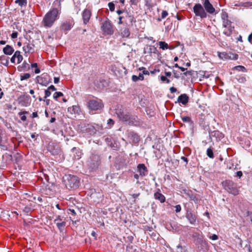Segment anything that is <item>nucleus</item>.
I'll use <instances>...</instances> for the list:
<instances>
[{"label": "nucleus", "mask_w": 252, "mask_h": 252, "mask_svg": "<svg viewBox=\"0 0 252 252\" xmlns=\"http://www.w3.org/2000/svg\"><path fill=\"white\" fill-rule=\"evenodd\" d=\"M140 195V193H134L132 195V196L133 197V198L135 199L136 198H137L139 195Z\"/></svg>", "instance_id": "774afa93"}, {"label": "nucleus", "mask_w": 252, "mask_h": 252, "mask_svg": "<svg viewBox=\"0 0 252 252\" xmlns=\"http://www.w3.org/2000/svg\"><path fill=\"white\" fill-rule=\"evenodd\" d=\"M186 217L191 224H194L196 223L197 219L196 213L191 209H188L187 210Z\"/></svg>", "instance_id": "4468645a"}, {"label": "nucleus", "mask_w": 252, "mask_h": 252, "mask_svg": "<svg viewBox=\"0 0 252 252\" xmlns=\"http://www.w3.org/2000/svg\"><path fill=\"white\" fill-rule=\"evenodd\" d=\"M115 113L120 121L127 122L129 125L133 124L135 120L134 116H132L127 109L122 106H117Z\"/></svg>", "instance_id": "f03ea898"}, {"label": "nucleus", "mask_w": 252, "mask_h": 252, "mask_svg": "<svg viewBox=\"0 0 252 252\" xmlns=\"http://www.w3.org/2000/svg\"><path fill=\"white\" fill-rule=\"evenodd\" d=\"M55 217L54 222L56 223L59 230L62 232L66 225L65 218L60 215H55Z\"/></svg>", "instance_id": "1a4fd4ad"}, {"label": "nucleus", "mask_w": 252, "mask_h": 252, "mask_svg": "<svg viewBox=\"0 0 252 252\" xmlns=\"http://www.w3.org/2000/svg\"><path fill=\"white\" fill-rule=\"evenodd\" d=\"M37 82L42 86H47L50 82V76L47 73H44L36 77Z\"/></svg>", "instance_id": "9b49d317"}, {"label": "nucleus", "mask_w": 252, "mask_h": 252, "mask_svg": "<svg viewBox=\"0 0 252 252\" xmlns=\"http://www.w3.org/2000/svg\"><path fill=\"white\" fill-rule=\"evenodd\" d=\"M34 45L30 42H25L24 44V46L23 47V51L25 52V54H30L34 52Z\"/></svg>", "instance_id": "a211bd4d"}, {"label": "nucleus", "mask_w": 252, "mask_h": 252, "mask_svg": "<svg viewBox=\"0 0 252 252\" xmlns=\"http://www.w3.org/2000/svg\"><path fill=\"white\" fill-rule=\"evenodd\" d=\"M23 211L26 213H29L32 211V209L29 206H26L24 208Z\"/></svg>", "instance_id": "a18cd8bd"}, {"label": "nucleus", "mask_w": 252, "mask_h": 252, "mask_svg": "<svg viewBox=\"0 0 252 252\" xmlns=\"http://www.w3.org/2000/svg\"><path fill=\"white\" fill-rule=\"evenodd\" d=\"M48 89H49L51 91H55L56 90V88L54 87L53 85H51L48 88Z\"/></svg>", "instance_id": "6e6d98bb"}, {"label": "nucleus", "mask_w": 252, "mask_h": 252, "mask_svg": "<svg viewBox=\"0 0 252 252\" xmlns=\"http://www.w3.org/2000/svg\"><path fill=\"white\" fill-rule=\"evenodd\" d=\"M222 185L225 190L229 193L234 195H237L239 194V190L236 184L232 181L226 180L222 183Z\"/></svg>", "instance_id": "39448f33"}, {"label": "nucleus", "mask_w": 252, "mask_h": 252, "mask_svg": "<svg viewBox=\"0 0 252 252\" xmlns=\"http://www.w3.org/2000/svg\"><path fill=\"white\" fill-rule=\"evenodd\" d=\"M74 21L72 18L63 21L60 27L61 31L66 34L74 25Z\"/></svg>", "instance_id": "423d86ee"}, {"label": "nucleus", "mask_w": 252, "mask_h": 252, "mask_svg": "<svg viewBox=\"0 0 252 252\" xmlns=\"http://www.w3.org/2000/svg\"><path fill=\"white\" fill-rule=\"evenodd\" d=\"M107 124H108V125H110L111 126H113L114 125V121L112 119H109L108 120Z\"/></svg>", "instance_id": "5fc2aeb1"}, {"label": "nucleus", "mask_w": 252, "mask_h": 252, "mask_svg": "<svg viewBox=\"0 0 252 252\" xmlns=\"http://www.w3.org/2000/svg\"><path fill=\"white\" fill-rule=\"evenodd\" d=\"M174 207L176 213H179L181 211V207L180 205H177Z\"/></svg>", "instance_id": "de8ad7c7"}, {"label": "nucleus", "mask_w": 252, "mask_h": 252, "mask_svg": "<svg viewBox=\"0 0 252 252\" xmlns=\"http://www.w3.org/2000/svg\"><path fill=\"white\" fill-rule=\"evenodd\" d=\"M234 29V27L233 26H229V27H227L226 28H224L223 33L227 36H230L232 34Z\"/></svg>", "instance_id": "a878e982"}, {"label": "nucleus", "mask_w": 252, "mask_h": 252, "mask_svg": "<svg viewBox=\"0 0 252 252\" xmlns=\"http://www.w3.org/2000/svg\"><path fill=\"white\" fill-rule=\"evenodd\" d=\"M219 57L222 60H237L238 55L231 52H218Z\"/></svg>", "instance_id": "f8f14e48"}, {"label": "nucleus", "mask_w": 252, "mask_h": 252, "mask_svg": "<svg viewBox=\"0 0 252 252\" xmlns=\"http://www.w3.org/2000/svg\"><path fill=\"white\" fill-rule=\"evenodd\" d=\"M142 73H143V75H149L150 74L149 71L147 69L143 70Z\"/></svg>", "instance_id": "680f3d73"}, {"label": "nucleus", "mask_w": 252, "mask_h": 252, "mask_svg": "<svg viewBox=\"0 0 252 252\" xmlns=\"http://www.w3.org/2000/svg\"><path fill=\"white\" fill-rule=\"evenodd\" d=\"M140 175H139V174H134V178L136 179V184H139L140 183H139V177H140Z\"/></svg>", "instance_id": "09e8293b"}, {"label": "nucleus", "mask_w": 252, "mask_h": 252, "mask_svg": "<svg viewBox=\"0 0 252 252\" xmlns=\"http://www.w3.org/2000/svg\"><path fill=\"white\" fill-rule=\"evenodd\" d=\"M236 175H237V176L239 177V178H240L242 176L243 173H242V171H239L236 172Z\"/></svg>", "instance_id": "bf43d9fd"}, {"label": "nucleus", "mask_w": 252, "mask_h": 252, "mask_svg": "<svg viewBox=\"0 0 252 252\" xmlns=\"http://www.w3.org/2000/svg\"><path fill=\"white\" fill-rule=\"evenodd\" d=\"M71 151L73 153H75L76 155L74 156V158L76 159H79L81 158L82 153L79 150L77 149L76 147H73Z\"/></svg>", "instance_id": "bb28decb"}, {"label": "nucleus", "mask_w": 252, "mask_h": 252, "mask_svg": "<svg viewBox=\"0 0 252 252\" xmlns=\"http://www.w3.org/2000/svg\"><path fill=\"white\" fill-rule=\"evenodd\" d=\"M120 34L123 37H128L130 35V31L128 28L124 27L120 29Z\"/></svg>", "instance_id": "393cba45"}, {"label": "nucleus", "mask_w": 252, "mask_h": 252, "mask_svg": "<svg viewBox=\"0 0 252 252\" xmlns=\"http://www.w3.org/2000/svg\"><path fill=\"white\" fill-rule=\"evenodd\" d=\"M22 67L24 68V69H30V65L29 63H27L25 61L22 64Z\"/></svg>", "instance_id": "37998d69"}, {"label": "nucleus", "mask_w": 252, "mask_h": 252, "mask_svg": "<svg viewBox=\"0 0 252 252\" xmlns=\"http://www.w3.org/2000/svg\"><path fill=\"white\" fill-rule=\"evenodd\" d=\"M170 91L171 93H175L177 91V89L174 87H172L170 88Z\"/></svg>", "instance_id": "13d9d810"}, {"label": "nucleus", "mask_w": 252, "mask_h": 252, "mask_svg": "<svg viewBox=\"0 0 252 252\" xmlns=\"http://www.w3.org/2000/svg\"><path fill=\"white\" fill-rule=\"evenodd\" d=\"M154 196L155 199L158 200L160 203H164L165 201V197L160 192V190L159 189L154 193Z\"/></svg>", "instance_id": "4be33fe9"}, {"label": "nucleus", "mask_w": 252, "mask_h": 252, "mask_svg": "<svg viewBox=\"0 0 252 252\" xmlns=\"http://www.w3.org/2000/svg\"><path fill=\"white\" fill-rule=\"evenodd\" d=\"M139 79L141 81H143L144 79V75L142 73H139V75L138 76Z\"/></svg>", "instance_id": "4d7b16f0"}, {"label": "nucleus", "mask_w": 252, "mask_h": 252, "mask_svg": "<svg viewBox=\"0 0 252 252\" xmlns=\"http://www.w3.org/2000/svg\"><path fill=\"white\" fill-rule=\"evenodd\" d=\"M15 2L21 7L26 6L27 4V0H16Z\"/></svg>", "instance_id": "473e14b6"}, {"label": "nucleus", "mask_w": 252, "mask_h": 252, "mask_svg": "<svg viewBox=\"0 0 252 252\" xmlns=\"http://www.w3.org/2000/svg\"><path fill=\"white\" fill-rule=\"evenodd\" d=\"M68 111L71 114L78 113L80 111V108L77 105H73L68 108Z\"/></svg>", "instance_id": "cd10ccee"}, {"label": "nucleus", "mask_w": 252, "mask_h": 252, "mask_svg": "<svg viewBox=\"0 0 252 252\" xmlns=\"http://www.w3.org/2000/svg\"><path fill=\"white\" fill-rule=\"evenodd\" d=\"M17 36H18V32H12V33L11 35V37L12 39L17 38Z\"/></svg>", "instance_id": "864d4df0"}, {"label": "nucleus", "mask_w": 252, "mask_h": 252, "mask_svg": "<svg viewBox=\"0 0 252 252\" xmlns=\"http://www.w3.org/2000/svg\"><path fill=\"white\" fill-rule=\"evenodd\" d=\"M137 171L142 177L147 176L148 174V169L144 163L138 164Z\"/></svg>", "instance_id": "dca6fc26"}, {"label": "nucleus", "mask_w": 252, "mask_h": 252, "mask_svg": "<svg viewBox=\"0 0 252 252\" xmlns=\"http://www.w3.org/2000/svg\"><path fill=\"white\" fill-rule=\"evenodd\" d=\"M181 159H182L183 161H185L186 162V163H187L188 162V159L185 157H182L181 158Z\"/></svg>", "instance_id": "338daca9"}, {"label": "nucleus", "mask_w": 252, "mask_h": 252, "mask_svg": "<svg viewBox=\"0 0 252 252\" xmlns=\"http://www.w3.org/2000/svg\"><path fill=\"white\" fill-rule=\"evenodd\" d=\"M207 155L208 157L211 158H214L213 151L212 148H209L207 150Z\"/></svg>", "instance_id": "72a5a7b5"}, {"label": "nucleus", "mask_w": 252, "mask_h": 252, "mask_svg": "<svg viewBox=\"0 0 252 252\" xmlns=\"http://www.w3.org/2000/svg\"><path fill=\"white\" fill-rule=\"evenodd\" d=\"M17 100L18 104L23 107H27L31 103V98L27 94L21 95L18 97Z\"/></svg>", "instance_id": "6e6552de"}, {"label": "nucleus", "mask_w": 252, "mask_h": 252, "mask_svg": "<svg viewBox=\"0 0 252 252\" xmlns=\"http://www.w3.org/2000/svg\"><path fill=\"white\" fill-rule=\"evenodd\" d=\"M63 95V94L62 92H55L53 94V97L55 99L58 100V97Z\"/></svg>", "instance_id": "4c0bfd02"}, {"label": "nucleus", "mask_w": 252, "mask_h": 252, "mask_svg": "<svg viewBox=\"0 0 252 252\" xmlns=\"http://www.w3.org/2000/svg\"><path fill=\"white\" fill-rule=\"evenodd\" d=\"M194 243L196 245H206L207 243L204 239V236L202 233L193 232L192 235Z\"/></svg>", "instance_id": "9d476101"}, {"label": "nucleus", "mask_w": 252, "mask_h": 252, "mask_svg": "<svg viewBox=\"0 0 252 252\" xmlns=\"http://www.w3.org/2000/svg\"><path fill=\"white\" fill-rule=\"evenodd\" d=\"M31 67L32 68H35L34 72L36 74L39 73L40 72V69L37 67V64L36 63H33L31 64Z\"/></svg>", "instance_id": "c9c22d12"}, {"label": "nucleus", "mask_w": 252, "mask_h": 252, "mask_svg": "<svg viewBox=\"0 0 252 252\" xmlns=\"http://www.w3.org/2000/svg\"><path fill=\"white\" fill-rule=\"evenodd\" d=\"M158 45H159V48L163 50L169 48L168 44L164 41H159Z\"/></svg>", "instance_id": "2f4dec72"}, {"label": "nucleus", "mask_w": 252, "mask_h": 252, "mask_svg": "<svg viewBox=\"0 0 252 252\" xmlns=\"http://www.w3.org/2000/svg\"><path fill=\"white\" fill-rule=\"evenodd\" d=\"M13 56L17 59V64L20 63L23 60V56L21 55V53L19 51H16L14 53Z\"/></svg>", "instance_id": "c756f323"}, {"label": "nucleus", "mask_w": 252, "mask_h": 252, "mask_svg": "<svg viewBox=\"0 0 252 252\" xmlns=\"http://www.w3.org/2000/svg\"><path fill=\"white\" fill-rule=\"evenodd\" d=\"M36 117H38L37 112H33L32 114V118H36Z\"/></svg>", "instance_id": "0e129e2a"}, {"label": "nucleus", "mask_w": 252, "mask_h": 252, "mask_svg": "<svg viewBox=\"0 0 252 252\" xmlns=\"http://www.w3.org/2000/svg\"><path fill=\"white\" fill-rule=\"evenodd\" d=\"M168 13L167 11L163 10L162 11L161 15V19L165 18L168 15Z\"/></svg>", "instance_id": "c03bdc74"}, {"label": "nucleus", "mask_w": 252, "mask_h": 252, "mask_svg": "<svg viewBox=\"0 0 252 252\" xmlns=\"http://www.w3.org/2000/svg\"><path fill=\"white\" fill-rule=\"evenodd\" d=\"M203 5L206 10L208 13L210 14H213L215 11V9L210 2L209 0H205L203 2Z\"/></svg>", "instance_id": "aec40b11"}, {"label": "nucleus", "mask_w": 252, "mask_h": 252, "mask_svg": "<svg viewBox=\"0 0 252 252\" xmlns=\"http://www.w3.org/2000/svg\"><path fill=\"white\" fill-rule=\"evenodd\" d=\"M210 136L214 138L216 141H220L224 137V135L219 130H214L210 132Z\"/></svg>", "instance_id": "412c9836"}, {"label": "nucleus", "mask_w": 252, "mask_h": 252, "mask_svg": "<svg viewBox=\"0 0 252 252\" xmlns=\"http://www.w3.org/2000/svg\"><path fill=\"white\" fill-rule=\"evenodd\" d=\"M181 119H182V121L185 123H190L191 122L190 117H188V116L181 117Z\"/></svg>", "instance_id": "ea45409f"}, {"label": "nucleus", "mask_w": 252, "mask_h": 252, "mask_svg": "<svg viewBox=\"0 0 252 252\" xmlns=\"http://www.w3.org/2000/svg\"><path fill=\"white\" fill-rule=\"evenodd\" d=\"M209 238L212 240H217L218 239V236L216 234H213V235L209 236Z\"/></svg>", "instance_id": "603ef678"}, {"label": "nucleus", "mask_w": 252, "mask_h": 252, "mask_svg": "<svg viewBox=\"0 0 252 252\" xmlns=\"http://www.w3.org/2000/svg\"><path fill=\"white\" fill-rule=\"evenodd\" d=\"M247 216H250V219H251V221H252V212H250L249 211H248L247 212Z\"/></svg>", "instance_id": "69168bd1"}, {"label": "nucleus", "mask_w": 252, "mask_h": 252, "mask_svg": "<svg viewBox=\"0 0 252 252\" xmlns=\"http://www.w3.org/2000/svg\"><path fill=\"white\" fill-rule=\"evenodd\" d=\"M189 101V96L185 94H183L179 95L178 97L177 101L181 103L183 105H186Z\"/></svg>", "instance_id": "5701e85b"}, {"label": "nucleus", "mask_w": 252, "mask_h": 252, "mask_svg": "<svg viewBox=\"0 0 252 252\" xmlns=\"http://www.w3.org/2000/svg\"><path fill=\"white\" fill-rule=\"evenodd\" d=\"M101 29L104 32L107 34L112 35L113 34V26L109 21H105L102 23Z\"/></svg>", "instance_id": "ddd939ff"}, {"label": "nucleus", "mask_w": 252, "mask_h": 252, "mask_svg": "<svg viewBox=\"0 0 252 252\" xmlns=\"http://www.w3.org/2000/svg\"><path fill=\"white\" fill-rule=\"evenodd\" d=\"M63 182L66 188L75 189L79 187V180L77 177L74 175H65L63 178Z\"/></svg>", "instance_id": "20e7f679"}, {"label": "nucleus", "mask_w": 252, "mask_h": 252, "mask_svg": "<svg viewBox=\"0 0 252 252\" xmlns=\"http://www.w3.org/2000/svg\"><path fill=\"white\" fill-rule=\"evenodd\" d=\"M119 21L118 22L119 24H122L123 23H125V21L124 20L123 15L120 16L119 17Z\"/></svg>", "instance_id": "8fccbe9b"}, {"label": "nucleus", "mask_w": 252, "mask_h": 252, "mask_svg": "<svg viewBox=\"0 0 252 252\" xmlns=\"http://www.w3.org/2000/svg\"><path fill=\"white\" fill-rule=\"evenodd\" d=\"M160 78V80L163 83H166L168 84L170 82V80L169 79H168L166 76L161 75Z\"/></svg>", "instance_id": "58836bf2"}, {"label": "nucleus", "mask_w": 252, "mask_h": 252, "mask_svg": "<svg viewBox=\"0 0 252 252\" xmlns=\"http://www.w3.org/2000/svg\"><path fill=\"white\" fill-rule=\"evenodd\" d=\"M108 7L111 11H114L115 10V4L113 2L108 3Z\"/></svg>", "instance_id": "a19ab883"}, {"label": "nucleus", "mask_w": 252, "mask_h": 252, "mask_svg": "<svg viewBox=\"0 0 252 252\" xmlns=\"http://www.w3.org/2000/svg\"><path fill=\"white\" fill-rule=\"evenodd\" d=\"M125 23L128 26H132L133 23H135L136 20L134 16L127 12L124 13L123 15Z\"/></svg>", "instance_id": "2eb2a0df"}, {"label": "nucleus", "mask_w": 252, "mask_h": 252, "mask_svg": "<svg viewBox=\"0 0 252 252\" xmlns=\"http://www.w3.org/2000/svg\"><path fill=\"white\" fill-rule=\"evenodd\" d=\"M9 58L4 55L0 56V63L5 66H8L9 64Z\"/></svg>", "instance_id": "c85d7f7f"}, {"label": "nucleus", "mask_w": 252, "mask_h": 252, "mask_svg": "<svg viewBox=\"0 0 252 252\" xmlns=\"http://www.w3.org/2000/svg\"><path fill=\"white\" fill-rule=\"evenodd\" d=\"M149 52L150 53L158 54V51L156 47L154 46H150L149 49Z\"/></svg>", "instance_id": "e433bc0d"}, {"label": "nucleus", "mask_w": 252, "mask_h": 252, "mask_svg": "<svg viewBox=\"0 0 252 252\" xmlns=\"http://www.w3.org/2000/svg\"><path fill=\"white\" fill-rule=\"evenodd\" d=\"M60 78L59 77H54V83L57 84L59 82Z\"/></svg>", "instance_id": "e2e57ef3"}, {"label": "nucleus", "mask_w": 252, "mask_h": 252, "mask_svg": "<svg viewBox=\"0 0 252 252\" xmlns=\"http://www.w3.org/2000/svg\"><path fill=\"white\" fill-rule=\"evenodd\" d=\"M86 106L90 114H94L100 111L104 107L103 103L100 99L95 97L88 99Z\"/></svg>", "instance_id": "7ed1b4c3"}, {"label": "nucleus", "mask_w": 252, "mask_h": 252, "mask_svg": "<svg viewBox=\"0 0 252 252\" xmlns=\"http://www.w3.org/2000/svg\"><path fill=\"white\" fill-rule=\"evenodd\" d=\"M139 0H130V2L132 4L136 5L138 2Z\"/></svg>", "instance_id": "052dcab7"}, {"label": "nucleus", "mask_w": 252, "mask_h": 252, "mask_svg": "<svg viewBox=\"0 0 252 252\" xmlns=\"http://www.w3.org/2000/svg\"><path fill=\"white\" fill-rule=\"evenodd\" d=\"M193 10L195 16H199L201 18L207 17V13L201 4L196 3L193 7Z\"/></svg>", "instance_id": "0eeeda50"}, {"label": "nucleus", "mask_w": 252, "mask_h": 252, "mask_svg": "<svg viewBox=\"0 0 252 252\" xmlns=\"http://www.w3.org/2000/svg\"><path fill=\"white\" fill-rule=\"evenodd\" d=\"M31 77V75L29 73H24L22 75H20V80L21 81L24 80H27L29 79Z\"/></svg>", "instance_id": "f704fd0d"}, {"label": "nucleus", "mask_w": 252, "mask_h": 252, "mask_svg": "<svg viewBox=\"0 0 252 252\" xmlns=\"http://www.w3.org/2000/svg\"><path fill=\"white\" fill-rule=\"evenodd\" d=\"M184 74L185 76L190 75L191 76L193 74V71L192 70H189L185 72Z\"/></svg>", "instance_id": "3c124183"}, {"label": "nucleus", "mask_w": 252, "mask_h": 252, "mask_svg": "<svg viewBox=\"0 0 252 252\" xmlns=\"http://www.w3.org/2000/svg\"><path fill=\"white\" fill-rule=\"evenodd\" d=\"M82 16L84 24H87L92 16L91 10L87 8L85 9L82 12Z\"/></svg>", "instance_id": "f3484780"}, {"label": "nucleus", "mask_w": 252, "mask_h": 252, "mask_svg": "<svg viewBox=\"0 0 252 252\" xmlns=\"http://www.w3.org/2000/svg\"><path fill=\"white\" fill-rule=\"evenodd\" d=\"M51 94V91L49 89H47L45 90V96L44 97V98H46L47 97L49 96Z\"/></svg>", "instance_id": "79ce46f5"}, {"label": "nucleus", "mask_w": 252, "mask_h": 252, "mask_svg": "<svg viewBox=\"0 0 252 252\" xmlns=\"http://www.w3.org/2000/svg\"><path fill=\"white\" fill-rule=\"evenodd\" d=\"M221 19L222 20V27L223 28H226L229 26H232V22L228 19V14L226 12H223L221 14Z\"/></svg>", "instance_id": "6ab92c4d"}, {"label": "nucleus", "mask_w": 252, "mask_h": 252, "mask_svg": "<svg viewBox=\"0 0 252 252\" xmlns=\"http://www.w3.org/2000/svg\"><path fill=\"white\" fill-rule=\"evenodd\" d=\"M131 79H132V80L133 82H135L140 80V79H139V77H138V76H136V75H133L132 76Z\"/></svg>", "instance_id": "49530a36"}, {"label": "nucleus", "mask_w": 252, "mask_h": 252, "mask_svg": "<svg viewBox=\"0 0 252 252\" xmlns=\"http://www.w3.org/2000/svg\"><path fill=\"white\" fill-rule=\"evenodd\" d=\"M29 112L26 111H21L18 113V115L21 116V120L23 122H25L27 120V117L25 115V114H28Z\"/></svg>", "instance_id": "7c9ffc66"}, {"label": "nucleus", "mask_w": 252, "mask_h": 252, "mask_svg": "<svg viewBox=\"0 0 252 252\" xmlns=\"http://www.w3.org/2000/svg\"><path fill=\"white\" fill-rule=\"evenodd\" d=\"M60 17V12L58 8L51 9L43 17L42 25L46 28L52 27Z\"/></svg>", "instance_id": "f257e3e1"}, {"label": "nucleus", "mask_w": 252, "mask_h": 252, "mask_svg": "<svg viewBox=\"0 0 252 252\" xmlns=\"http://www.w3.org/2000/svg\"><path fill=\"white\" fill-rule=\"evenodd\" d=\"M14 51V48L10 45H7L3 48V52L7 55H12Z\"/></svg>", "instance_id": "b1692460"}]
</instances>
